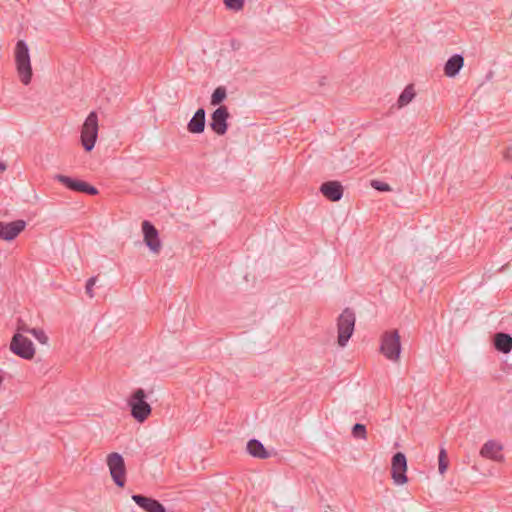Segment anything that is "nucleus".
Listing matches in <instances>:
<instances>
[{"label":"nucleus","mask_w":512,"mask_h":512,"mask_svg":"<svg viewBox=\"0 0 512 512\" xmlns=\"http://www.w3.org/2000/svg\"><path fill=\"white\" fill-rule=\"evenodd\" d=\"M15 62L20 80L28 85L32 79V67L28 45L24 40H18L15 47Z\"/></svg>","instance_id":"f257e3e1"},{"label":"nucleus","mask_w":512,"mask_h":512,"mask_svg":"<svg viewBox=\"0 0 512 512\" xmlns=\"http://www.w3.org/2000/svg\"><path fill=\"white\" fill-rule=\"evenodd\" d=\"M147 395L142 388H137L128 398V406L132 417L139 423H143L151 414L152 408L146 401Z\"/></svg>","instance_id":"f03ea898"},{"label":"nucleus","mask_w":512,"mask_h":512,"mask_svg":"<svg viewBox=\"0 0 512 512\" xmlns=\"http://www.w3.org/2000/svg\"><path fill=\"white\" fill-rule=\"evenodd\" d=\"M98 115L95 111H91L86 117L81 129V144L85 151L90 152L98 138Z\"/></svg>","instance_id":"7ed1b4c3"},{"label":"nucleus","mask_w":512,"mask_h":512,"mask_svg":"<svg viewBox=\"0 0 512 512\" xmlns=\"http://www.w3.org/2000/svg\"><path fill=\"white\" fill-rule=\"evenodd\" d=\"M380 352L390 361L396 362L400 358L401 343L397 330L386 331L381 337Z\"/></svg>","instance_id":"20e7f679"},{"label":"nucleus","mask_w":512,"mask_h":512,"mask_svg":"<svg viewBox=\"0 0 512 512\" xmlns=\"http://www.w3.org/2000/svg\"><path fill=\"white\" fill-rule=\"evenodd\" d=\"M355 321V313L350 308H345L338 317L337 328L339 346L345 347L348 343L354 332Z\"/></svg>","instance_id":"39448f33"},{"label":"nucleus","mask_w":512,"mask_h":512,"mask_svg":"<svg viewBox=\"0 0 512 512\" xmlns=\"http://www.w3.org/2000/svg\"><path fill=\"white\" fill-rule=\"evenodd\" d=\"M9 348L15 355L25 360H31L35 356L33 342L21 333L12 336Z\"/></svg>","instance_id":"423d86ee"},{"label":"nucleus","mask_w":512,"mask_h":512,"mask_svg":"<svg viewBox=\"0 0 512 512\" xmlns=\"http://www.w3.org/2000/svg\"><path fill=\"white\" fill-rule=\"evenodd\" d=\"M107 465L114 483L118 487H124L126 482V468L122 455L117 452L110 453L107 456Z\"/></svg>","instance_id":"0eeeda50"},{"label":"nucleus","mask_w":512,"mask_h":512,"mask_svg":"<svg viewBox=\"0 0 512 512\" xmlns=\"http://www.w3.org/2000/svg\"><path fill=\"white\" fill-rule=\"evenodd\" d=\"M54 179L73 192L85 193L88 195L98 194L96 187L80 179L72 178L63 174H56Z\"/></svg>","instance_id":"6e6552de"},{"label":"nucleus","mask_w":512,"mask_h":512,"mask_svg":"<svg viewBox=\"0 0 512 512\" xmlns=\"http://www.w3.org/2000/svg\"><path fill=\"white\" fill-rule=\"evenodd\" d=\"M407 459L404 453L397 452L391 460V477L396 485H404L408 482L406 475Z\"/></svg>","instance_id":"1a4fd4ad"},{"label":"nucleus","mask_w":512,"mask_h":512,"mask_svg":"<svg viewBox=\"0 0 512 512\" xmlns=\"http://www.w3.org/2000/svg\"><path fill=\"white\" fill-rule=\"evenodd\" d=\"M143 240L151 252L158 254L162 248L159 233L156 227L148 220L142 222Z\"/></svg>","instance_id":"9d476101"},{"label":"nucleus","mask_w":512,"mask_h":512,"mask_svg":"<svg viewBox=\"0 0 512 512\" xmlns=\"http://www.w3.org/2000/svg\"><path fill=\"white\" fill-rule=\"evenodd\" d=\"M230 117L228 108L220 105L212 114L210 121L211 130L219 136L224 135L228 129L227 120Z\"/></svg>","instance_id":"9b49d317"},{"label":"nucleus","mask_w":512,"mask_h":512,"mask_svg":"<svg viewBox=\"0 0 512 512\" xmlns=\"http://www.w3.org/2000/svg\"><path fill=\"white\" fill-rule=\"evenodd\" d=\"M26 227L24 220H16L9 223L0 221V239L5 241L14 240Z\"/></svg>","instance_id":"f8f14e48"},{"label":"nucleus","mask_w":512,"mask_h":512,"mask_svg":"<svg viewBox=\"0 0 512 512\" xmlns=\"http://www.w3.org/2000/svg\"><path fill=\"white\" fill-rule=\"evenodd\" d=\"M132 500L145 512H166L164 505L152 497L133 494Z\"/></svg>","instance_id":"ddd939ff"},{"label":"nucleus","mask_w":512,"mask_h":512,"mask_svg":"<svg viewBox=\"0 0 512 512\" xmlns=\"http://www.w3.org/2000/svg\"><path fill=\"white\" fill-rule=\"evenodd\" d=\"M320 191L330 201L337 202L343 196V186L339 181H326L321 184Z\"/></svg>","instance_id":"4468645a"},{"label":"nucleus","mask_w":512,"mask_h":512,"mask_svg":"<svg viewBox=\"0 0 512 512\" xmlns=\"http://www.w3.org/2000/svg\"><path fill=\"white\" fill-rule=\"evenodd\" d=\"M502 445L494 440H488L481 448L480 455L497 462L503 461L504 456L500 453Z\"/></svg>","instance_id":"2eb2a0df"},{"label":"nucleus","mask_w":512,"mask_h":512,"mask_svg":"<svg viewBox=\"0 0 512 512\" xmlns=\"http://www.w3.org/2000/svg\"><path fill=\"white\" fill-rule=\"evenodd\" d=\"M206 112L199 108L187 124V130L192 134H200L205 129Z\"/></svg>","instance_id":"dca6fc26"},{"label":"nucleus","mask_w":512,"mask_h":512,"mask_svg":"<svg viewBox=\"0 0 512 512\" xmlns=\"http://www.w3.org/2000/svg\"><path fill=\"white\" fill-rule=\"evenodd\" d=\"M464 65V58L460 54L451 56L444 65V73L447 77H455Z\"/></svg>","instance_id":"f3484780"},{"label":"nucleus","mask_w":512,"mask_h":512,"mask_svg":"<svg viewBox=\"0 0 512 512\" xmlns=\"http://www.w3.org/2000/svg\"><path fill=\"white\" fill-rule=\"evenodd\" d=\"M493 344L498 352L508 354L512 351V336L508 333L498 332L494 335Z\"/></svg>","instance_id":"a211bd4d"},{"label":"nucleus","mask_w":512,"mask_h":512,"mask_svg":"<svg viewBox=\"0 0 512 512\" xmlns=\"http://www.w3.org/2000/svg\"><path fill=\"white\" fill-rule=\"evenodd\" d=\"M247 451L251 456L255 458L267 459L270 457V453L257 439H251L247 442Z\"/></svg>","instance_id":"6ab92c4d"},{"label":"nucleus","mask_w":512,"mask_h":512,"mask_svg":"<svg viewBox=\"0 0 512 512\" xmlns=\"http://www.w3.org/2000/svg\"><path fill=\"white\" fill-rule=\"evenodd\" d=\"M416 93L412 84L407 85L399 95L397 104L399 108L408 105L415 97Z\"/></svg>","instance_id":"aec40b11"},{"label":"nucleus","mask_w":512,"mask_h":512,"mask_svg":"<svg viewBox=\"0 0 512 512\" xmlns=\"http://www.w3.org/2000/svg\"><path fill=\"white\" fill-rule=\"evenodd\" d=\"M227 97V90L224 86H218L211 95L210 103L213 106L220 105Z\"/></svg>","instance_id":"412c9836"},{"label":"nucleus","mask_w":512,"mask_h":512,"mask_svg":"<svg viewBox=\"0 0 512 512\" xmlns=\"http://www.w3.org/2000/svg\"><path fill=\"white\" fill-rule=\"evenodd\" d=\"M351 433H352V436L356 439H362V440L367 439V430H366V426L364 424H361V423L354 424L352 427Z\"/></svg>","instance_id":"4be33fe9"},{"label":"nucleus","mask_w":512,"mask_h":512,"mask_svg":"<svg viewBox=\"0 0 512 512\" xmlns=\"http://www.w3.org/2000/svg\"><path fill=\"white\" fill-rule=\"evenodd\" d=\"M448 468V457L447 452L444 448H441L438 455V469L440 474H444Z\"/></svg>","instance_id":"5701e85b"},{"label":"nucleus","mask_w":512,"mask_h":512,"mask_svg":"<svg viewBox=\"0 0 512 512\" xmlns=\"http://www.w3.org/2000/svg\"><path fill=\"white\" fill-rule=\"evenodd\" d=\"M225 6L234 11H239L244 7L245 0H223Z\"/></svg>","instance_id":"b1692460"},{"label":"nucleus","mask_w":512,"mask_h":512,"mask_svg":"<svg viewBox=\"0 0 512 512\" xmlns=\"http://www.w3.org/2000/svg\"><path fill=\"white\" fill-rule=\"evenodd\" d=\"M370 185L372 188L380 192H389L392 190L389 184L379 180H371Z\"/></svg>","instance_id":"393cba45"},{"label":"nucleus","mask_w":512,"mask_h":512,"mask_svg":"<svg viewBox=\"0 0 512 512\" xmlns=\"http://www.w3.org/2000/svg\"><path fill=\"white\" fill-rule=\"evenodd\" d=\"M30 334H32L41 344L48 343V336L42 329L32 328Z\"/></svg>","instance_id":"a878e982"},{"label":"nucleus","mask_w":512,"mask_h":512,"mask_svg":"<svg viewBox=\"0 0 512 512\" xmlns=\"http://www.w3.org/2000/svg\"><path fill=\"white\" fill-rule=\"evenodd\" d=\"M96 280L97 278L96 277H91L87 280V283H86V294L90 297V298H93L94 297V293H93V286L95 285L96 283Z\"/></svg>","instance_id":"bb28decb"},{"label":"nucleus","mask_w":512,"mask_h":512,"mask_svg":"<svg viewBox=\"0 0 512 512\" xmlns=\"http://www.w3.org/2000/svg\"><path fill=\"white\" fill-rule=\"evenodd\" d=\"M31 329L32 328H29L28 325L22 319H18L16 333H21L22 335L23 333L30 334Z\"/></svg>","instance_id":"cd10ccee"},{"label":"nucleus","mask_w":512,"mask_h":512,"mask_svg":"<svg viewBox=\"0 0 512 512\" xmlns=\"http://www.w3.org/2000/svg\"><path fill=\"white\" fill-rule=\"evenodd\" d=\"M504 158L506 160L512 161V145L507 148V150L504 152Z\"/></svg>","instance_id":"c85d7f7f"},{"label":"nucleus","mask_w":512,"mask_h":512,"mask_svg":"<svg viewBox=\"0 0 512 512\" xmlns=\"http://www.w3.org/2000/svg\"><path fill=\"white\" fill-rule=\"evenodd\" d=\"M7 168L6 164L2 161H0V172H3L5 171Z\"/></svg>","instance_id":"c756f323"},{"label":"nucleus","mask_w":512,"mask_h":512,"mask_svg":"<svg viewBox=\"0 0 512 512\" xmlns=\"http://www.w3.org/2000/svg\"><path fill=\"white\" fill-rule=\"evenodd\" d=\"M2 383V378L0 377V384Z\"/></svg>","instance_id":"7c9ffc66"}]
</instances>
